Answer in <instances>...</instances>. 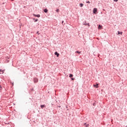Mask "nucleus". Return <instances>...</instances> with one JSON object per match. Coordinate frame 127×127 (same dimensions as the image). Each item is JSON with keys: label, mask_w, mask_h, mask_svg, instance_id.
I'll use <instances>...</instances> for the list:
<instances>
[{"label": "nucleus", "mask_w": 127, "mask_h": 127, "mask_svg": "<svg viewBox=\"0 0 127 127\" xmlns=\"http://www.w3.org/2000/svg\"><path fill=\"white\" fill-rule=\"evenodd\" d=\"M93 87L95 88H99V84H94Z\"/></svg>", "instance_id": "f257e3e1"}, {"label": "nucleus", "mask_w": 127, "mask_h": 127, "mask_svg": "<svg viewBox=\"0 0 127 127\" xmlns=\"http://www.w3.org/2000/svg\"><path fill=\"white\" fill-rule=\"evenodd\" d=\"M34 83H37V82H38V79L35 78L34 79Z\"/></svg>", "instance_id": "f03ea898"}, {"label": "nucleus", "mask_w": 127, "mask_h": 127, "mask_svg": "<svg viewBox=\"0 0 127 127\" xmlns=\"http://www.w3.org/2000/svg\"><path fill=\"white\" fill-rule=\"evenodd\" d=\"M33 15H34V16H35L36 17H40V14L36 15V14H34Z\"/></svg>", "instance_id": "7ed1b4c3"}, {"label": "nucleus", "mask_w": 127, "mask_h": 127, "mask_svg": "<svg viewBox=\"0 0 127 127\" xmlns=\"http://www.w3.org/2000/svg\"><path fill=\"white\" fill-rule=\"evenodd\" d=\"M97 12V8H94L93 9V13H96Z\"/></svg>", "instance_id": "20e7f679"}, {"label": "nucleus", "mask_w": 127, "mask_h": 127, "mask_svg": "<svg viewBox=\"0 0 127 127\" xmlns=\"http://www.w3.org/2000/svg\"><path fill=\"white\" fill-rule=\"evenodd\" d=\"M84 127H89V124H87V123H85L84 124Z\"/></svg>", "instance_id": "39448f33"}, {"label": "nucleus", "mask_w": 127, "mask_h": 127, "mask_svg": "<svg viewBox=\"0 0 127 127\" xmlns=\"http://www.w3.org/2000/svg\"><path fill=\"white\" fill-rule=\"evenodd\" d=\"M98 28L99 29H102L103 28V26H102L101 25H99Z\"/></svg>", "instance_id": "423d86ee"}, {"label": "nucleus", "mask_w": 127, "mask_h": 127, "mask_svg": "<svg viewBox=\"0 0 127 127\" xmlns=\"http://www.w3.org/2000/svg\"><path fill=\"white\" fill-rule=\"evenodd\" d=\"M55 55H57V57H58V56H59V54H58L57 52H56L55 53Z\"/></svg>", "instance_id": "0eeeda50"}, {"label": "nucleus", "mask_w": 127, "mask_h": 127, "mask_svg": "<svg viewBox=\"0 0 127 127\" xmlns=\"http://www.w3.org/2000/svg\"><path fill=\"white\" fill-rule=\"evenodd\" d=\"M4 71V70H3L0 69V74H3Z\"/></svg>", "instance_id": "6e6552de"}, {"label": "nucleus", "mask_w": 127, "mask_h": 127, "mask_svg": "<svg viewBox=\"0 0 127 127\" xmlns=\"http://www.w3.org/2000/svg\"><path fill=\"white\" fill-rule=\"evenodd\" d=\"M41 108L43 109V108H45V105H41Z\"/></svg>", "instance_id": "1a4fd4ad"}, {"label": "nucleus", "mask_w": 127, "mask_h": 127, "mask_svg": "<svg viewBox=\"0 0 127 127\" xmlns=\"http://www.w3.org/2000/svg\"><path fill=\"white\" fill-rule=\"evenodd\" d=\"M118 33L119 35L121 34L122 35L123 34V32L118 31Z\"/></svg>", "instance_id": "9d476101"}, {"label": "nucleus", "mask_w": 127, "mask_h": 127, "mask_svg": "<svg viewBox=\"0 0 127 127\" xmlns=\"http://www.w3.org/2000/svg\"><path fill=\"white\" fill-rule=\"evenodd\" d=\"M44 12H47L48 11V10H47V9H44Z\"/></svg>", "instance_id": "9b49d317"}, {"label": "nucleus", "mask_w": 127, "mask_h": 127, "mask_svg": "<svg viewBox=\"0 0 127 127\" xmlns=\"http://www.w3.org/2000/svg\"><path fill=\"white\" fill-rule=\"evenodd\" d=\"M84 5V4H83V3H80V7H82V6Z\"/></svg>", "instance_id": "f8f14e48"}, {"label": "nucleus", "mask_w": 127, "mask_h": 127, "mask_svg": "<svg viewBox=\"0 0 127 127\" xmlns=\"http://www.w3.org/2000/svg\"><path fill=\"white\" fill-rule=\"evenodd\" d=\"M84 25H88L89 27H90V24L89 23L84 24Z\"/></svg>", "instance_id": "ddd939ff"}, {"label": "nucleus", "mask_w": 127, "mask_h": 127, "mask_svg": "<svg viewBox=\"0 0 127 127\" xmlns=\"http://www.w3.org/2000/svg\"><path fill=\"white\" fill-rule=\"evenodd\" d=\"M72 77H73V74H69V78H72Z\"/></svg>", "instance_id": "4468645a"}, {"label": "nucleus", "mask_w": 127, "mask_h": 127, "mask_svg": "<svg viewBox=\"0 0 127 127\" xmlns=\"http://www.w3.org/2000/svg\"><path fill=\"white\" fill-rule=\"evenodd\" d=\"M76 53H78V54H80V53H81V52H79V51H77L76 52Z\"/></svg>", "instance_id": "2eb2a0df"}, {"label": "nucleus", "mask_w": 127, "mask_h": 127, "mask_svg": "<svg viewBox=\"0 0 127 127\" xmlns=\"http://www.w3.org/2000/svg\"><path fill=\"white\" fill-rule=\"evenodd\" d=\"M57 12H59L60 10L59 9H58L56 10Z\"/></svg>", "instance_id": "dca6fc26"}, {"label": "nucleus", "mask_w": 127, "mask_h": 127, "mask_svg": "<svg viewBox=\"0 0 127 127\" xmlns=\"http://www.w3.org/2000/svg\"><path fill=\"white\" fill-rule=\"evenodd\" d=\"M38 19H35L34 22H36L37 21H38Z\"/></svg>", "instance_id": "f3484780"}, {"label": "nucleus", "mask_w": 127, "mask_h": 127, "mask_svg": "<svg viewBox=\"0 0 127 127\" xmlns=\"http://www.w3.org/2000/svg\"><path fill=\"white\" fill-rule=\"evenodd\" d=\"M86 3H90V2L89 1H86Z\"/></svg>", "instance_id": "a211bd4d"}, {"label": "nucleus", "mask_w": 127, "mask_h": 127, "mask_svg": "<svg viewBox=\"0 0 127 127\" xmlns=\"http://www.w3.org/2000/svg\"><path fill=\"white\" fill-rule=\"evenodd\" d=\"M71 79L73 81V80H74V78H71Z\"/></svg>", "instance_id": "6ab92c4d"}, {"label": "nucleus", "mask_w": 127, "mask_h": 127, "mask_svg": "<svg viewBox=\"0 0 127 127\" xmlns=\"http://www.w3.org/2000/svg\"><path fill=\"white\" fill-rule=\"evenodd\" d=\"M114 1H118V0H114Z\"/></svg>", "instance_id": "aec40b11"}, {"label": "nucleus", "mask_w": 127, "mask_h": 127, "mask_svg": "<svg viewBox=\"0 0 127 127\" xmlns=\"http://www.w3.org/2000/svg\"><path fill=\"white\" fill-rule=\"evenodd\" d=\"M93 106H96V104L93 103Z\"/></svg>", "instance_id": "412c9836"}, {"label": "nucleus", "mask_w": 127, "mask_h": 127, "mask_svg": "<svg viewBox=\"0 0 127 127\" xmlns=\"http://www.w3.org/2000/svg\"><path fill=\"white\" fill-rule=\"evenodd\" d=\"M39 31H37V33L38 34H39Z\"/></svg>", "instance_id": "4be33fe9"}, {"label": "nucleus", "mask_w": 127, "mask_h": 127, "mask_svg": "<svg viewBox=\"0 0 127 127\" xmlns=\"http://www.w3.org/2000/svg\"><path fill=\"white\" fill-rule=\"evenodd\" d=\"M64 22V21H63L62 23L63 24Z\"/></svg>", "instance_id": "5701e85b"}, {"label": "nucleus", "mask_w": 127, "mask_h": 127, "mask_svg": "<svg viewBox=\"0 0 127 127\" xmlns=\"http://www.w3.org/2000/svg\"><path fill=\"white\" fill-rule=\"evenodd\" d=\"M0 88L1 89V86L0 85Z\"/></svg>", "instance_id": "b1692460"}]
</instances>
